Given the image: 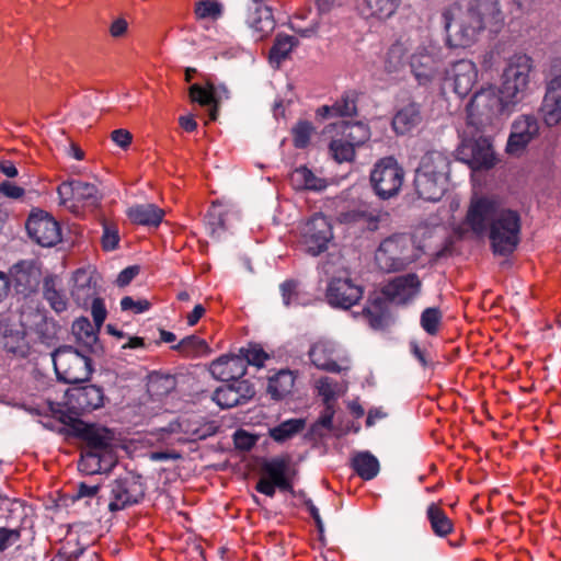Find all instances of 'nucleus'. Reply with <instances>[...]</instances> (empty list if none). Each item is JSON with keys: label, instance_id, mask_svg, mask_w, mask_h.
Returning <instances> with one entry per match:
<instances>
[{"label": "nucleus", "instance_id": "22", "mask_svg": "<svg viewBox=\"0 0 561 561\" xmlns=\"http://www.w3.org/2000/svg\"><path fill=\"white\" fill-rule=\"evenodd\" d=\"M71 408L80 413L91 412L104 404V391L95 385L73 388L69 396Z\"/></svg>", "mask_w": 561, "mask_h": 561}, {"label": "nucleus", "instance_id": "24", "mask_svg": "<svg viewBox=\"0 0 561 561\" xmlns=\"http://www.w3.org/2000/svg\"><path fill=\"white\" fill-rule=\"evenodd\" d=\"M454 92L460 96H467L477 82L478 70L471 60L461 59L451 68Z\"/></svg>", "mask_w": 561, "mask_h": 561}, {"label": "nucleus", "instance_id": "31", "mask_svg": "<svg viewBox=\"0 0 561 561\" xmlns=\"http://www.w3.org/2000/svg\"><path fill=\"white\" fill-rule=\"evenodd\" d=\"M400 3L401 0H359L358 9L366 19L386 20L396 13Z\"/></svg>", "mask_w": 561, "mask_h": 561}, {"label": "nucleus", "instance_id": "56", "mask_svg": "<svg viewBox=\"0 0 561 561\" xmlns=\"http://www.w3.org/2000/svg\"><path fill=\"white\" fill-rule=\"evenodd\" d=\"M299 282L295 279H287L280 284L279 289L282 293L283 302L285 306L297 305L299 301Z\"/></svg>", "mask_w": 561, "mask_h": 561}, {"label": "nucleus", "instance_id": "46", "mask_svg": "<svg viewBox=\"0 0 561 561\" xmlns=\"http://www.w3.org/2000/svg\"><path fill=\"white\" fill-rule=\"evenodd\" d=\"M250 25L260 33L267 34L275 26L272 10L267 5H257L249 16Z\"/></svg>", "mask_w": 561, "mask_h": 561}, {"label": "nucleus", "instance_id": "51", "mask_svg": "<svg viewBox=\"0 0 561 561\" xmlns=\"http://www.w3.org/2000/svg\"><path fill=\"white\" fill-rule=\"evenodd\" d=\"M443 321V312L437 307L425 308L420 317L421 328L428 335H436L439 332Z\"/></svg>", "mask_w": 561, "mask_h": 561}, {"label": "nucleus", "instance_id": "9", "mask_svg": "<svg viewBox=\"0 0 561 561\" xmlns=\"http://www.w3.org/2000/svg\"><path fill=\"white\" fill-rule=\"evenodd\" d=\"M67 433L85 443V450L100 454H115L114 433L101 425L89 424L79 419L65 415L61 419Z\"/></svg>", "mask_w": 561, "mask_h": 561}, {"label": "nucleus", "instance_id": "27", "mask_svg": "<svg viewBox=\"0 0 561 561\" xmlns=\"http://www.w3.org/2000/svg\"><path fill=\"white\" fill-rule=\"evenodd\" d=\"M75 285L71 289V297L78 306L87 307L90 301L96 298V284L92 275L85 270L79 268L73 275Z\"/></svg>", "mask_w": 561, "mask_h": 561}, {"label": "nucleus", "instance_id": "52", "mask_svg": "<svg viewBox=\"0 0 561 561\" xmlns=\"http://www.w3.org/2000/svg\"><path fill=\"white\" fill-rule=\"evenodd\" d=\"M472 162L479 168H492L494 154L491 145L485 138L477 141L472 147Z\"/></svg>", "mask_w": 561, "mask_h": 561}, {"label": "nucleus", "instance_id": "10", "mask_svg": "<svg viewBox=\"0 0 561 561\" xmlns=\"http://www.w3.org/2000/svg\"><path fill=\"white\" fill-rule=\"evenodd\" d=\"M403 180L404 171L393 157L380 159L370 172L373 188L382 199L398 195Z\"/></svg>", "mask_w": 561, "mask_h": 561}, {"label": "nucleus", "instance_id": "42", "mask_svg": "<svg viewBox=\"0 0 561 561\" xmlns=\"http://www.w3.org/2000/svg\"><path fill=\"white\" fill-rule=\"evenodd\" d=\"M353 468L362 479L371 480L379 472V461L368 451L358 453L353 458Z\"/></svg>", "mask_w": 561, "mask_h": 561}, {"label": "nucleus", "instance_id": "14", "mask_svg": "<svg viewBox=\"0 0 561 561\" xmlns=\"http://www.w3.org/2000/svg\"><path fill=\"white\" fill-rule=\"evenodd\" d=\"M422 282L415 273L397 276L381 288L382 297L400 306L412 302L421 293Z\"/></svg>", "mask_w": 561, "mask_h": 561}, {"label": "nucleus", "instance_id": "16", "mask_svg": "<svg viewBox=\"0 0 561 561\" xmlns=\"http://www.w3.org/2000/svg\"><path fill=\"white\" fill-rule=\"evenodd\" d=\"M340 348L331 341H318L309 350L311 363L319 369L330 373L347 370L348 360L340 356Z\"/></svg>", "mask_w": 561, "mask_h": 561}, {"label": "nucleus", "instance_id": "25", "mask_svg": "<svg viewBox=\"0 0 561 561\" xmlns=\"http://www.w3.org/2000/svg\"><path fill=\"white\" fill-rule=\"evenodd\" d=\"M71 330L77 343L81 346V351L95 355L103 353V347L98 336L100 330L96 327L94 328L88 318L81 317L77 319L72 323Z\"/></svg>", "mask_w": 561, "mask_h": 561}, {"label": "nucleus", "instance_id": "61", "mask_svg": "<svg viewBox=\"0 0 561 561\" xmlns=\"http://www.w3.org/2000/svg\"><path fill=\"white\" fill-rule=\"evenodd\" d=\"M151 304L147 299L135 301L131 297L125 296L121 300V308L123 311L134 310L135 313H142L149 310Z\"/></svg>", "mask_w": 561, "mask_h": 561}, {"label": "nucleus", "instance_id": "28", "mask_svg": "<svg viewBox=\"0 0 561 561\" xmlns=\"http://www.w3.org/2000/svg\"><path fill=\"white\" fill-rule=\"evenodd\" d=\"M116 461L115 454H100L83 449L79 469L87 474L108 472L116 465Z\"/></svg>", "mask_w": 561, "mask_h": 561}, {"label": "nucleus", "instance_id": "64", "mask_svg": "<svg viewBox=\"0 0 561 561\" xmlns=\"http://www.w3.org/2000/svg\"><path fill=\"white\" fill-rule=\"evenodd\" d=\"M139 266L133 265L124 268L117 276L116 284L119 287L127 286L138 274H139Z\"/></svg>", "mask_w": 561, "mask_h": 561}, {"label": "nucleus", "instance_id": "1", "mask_svg": "<svg viewBox=\"0 0 561 561\" xmlns=\"http://www.w3.org/2000/svg\"><path fill=\"white\" fill-rule=\"evenodd\" d=\"M467 224L477 234L488 233L496 255L508 256L519 244L520 215L494 198L472 201L467 213Z\"/></svg>", "mask_w": 561, "mask_h": 561}, {"label": "nucleus", "instance_id": "23", "mask_svg": "<svg viewBox=\"0 0 561 561\" xmlns=\"http://www.w3.org/2000/svg\"><path fill=\"white\" fill-rule=\"evenodd\" d=\"M447 176L432 175L415 171L414 187L420 198L426 202H438L447 191Z\"/></svg>", "mask_w": 561, "mask_h": 561}, {"label": "nucleus", "instance_id": "62", "mask_svg": "<svg viewBox=\"0 0 561 561\" xmlns=\"http://www.w3.org/2000/svg\"><path fill=\"white\" fill-rule=\"evenodd\" d=\"M233 443L237 449L248 451L255 445L256 437L243 430H238L233 434Z\"/></svg>", "mask_w": 561, "mask_h": 561}, {"label": "nucleus", "instance_id": "4", "mask_svg": "<svg viewBox=\"0 0 561 561\" xmlns=\"http://www.w3.org/2000/svg\"><path fill=\"white\" fill-rule=\"evenodd\" d=\"M88 352L71 345H61L51 352V360L57 379L65 383H79L89 380L93 369Z\"/></svg>", "mask_w": 561, "mask_h": 561}, {"label": "nucleus", "instance_id": "41", "mask_svg": "<svg viewBox=\"0 0 561 561\" xmlns=\"http://www.w3.org/2000/svg\"><path fill=\"white\" fill-rule=\"evenodd\" d=\"M426 515L431 523V528L436 536L446 537L453 531L454 525L451 520L437 504L432 503L428 505Z\"/></svg>", "mask_w": 561, "mask_h": 561}, {"label": "nucleus", "instance_id": "2", "mask_svg": "<svg viewBox=\"0 0 561 561\" xmlns=\"http://www.w3.org/2000/svg\"><path fill=\"white\" fill-rule=\"evenodd\" d=\"M442 19L448 46L465 48L485 28L497 32L504 15L499 0H468L466 5L456 2L444 9Z\"/></svg>", "mask_w": 561, "mask_h": 561}, {"label": "nucleus", "instance_id": "17", "mask_svg": "<svg viewBox=\"0 0 561 561\" xmlns=\"http://www.w3.org/2000/svg\"><path fill=\"white\" fill-rule=\"evenodd\" d=\"M362 296V287L347 277L332 278L325 290L327 301L333 308L350 309L360 300Z\"/></svg>", "mask_w": 561, "mask_h": 561}, {"label": "nucleus", "instance_id": "8", "mask_svg": "<svg viewBox=\"0 0 561 561\" xmlns=\"http://www.w3.org/2000/svg\"><path fill=\"white\" fill-rule=\"evenodd\" d=\"M412 75L420 85H426L444 72L443 47L433 41L420 44L409 58Z\"/></svg>", "mask_w": 561, "mask_h": 561}, {"label": "nucleus", "instance_id": "3", "mask_svg": "<svg viewBox=\"0 0 561 561\" xmlns=\"http://www.w3.org/2000/svg\"><path fill=\"white\" fill-rule=\"evenodd\" d=\"M534 68L531 57L526 54H515L503 70L500 93L507 103L519 104L529 92L530 72Z\"/></svg>", "mask_w": 561, "mask_h": 561}, {"label": "nucleus", "instance_id": "60", "mask_svg": "<svg viewBox=\"0 0 561 561\" xmlns=\"http://www.w3.org/2000/svg\"><path fill=\"white\" fill-rule=\"evenodd\" d=\"M319 393L323 398L324 404H333L335 399V383L329 377H323L319 380Z\"/></svg>", "mask_w": 561, "mask_h": 561}, {"label": "nucleus", "instance_id": "50", "mask_svg": "<svg viewBox=\"0 0 561 561\" xmlns=\"http://www.w3.org/2000/svg\"><path fill=\"white\" fill-rule=\"evenodd\" d=\"M357 92L345 91L333 104V115L336 117L354 116L357 114Z\"/></svg>", "mask_w": 561, "mask_h": 561}, {"label": "nucleus", "instance_id": "58", "mask_svg": "<svg viewBox=\"0 0 561 561\" xmlns=\"http://www.w3.org/2000/svg\"><path fill=\"white\" fill-rule=\"evenodd\" d=\"M119 242V236L115 227L104 225L102 236V247L105 251L115 250Z\"/></svg>", "mask_w": 561, "mask_h": 561}, {"label": "nucleus", "instance_id": "6", "mask_svg": "<svg viewBox=\"0 0 561 561\" xmlns=\"http://www.w3.org/2000/svg\"><path fill=\"white\" fill-rule=\"evenodd\" d=\"M412 240L407 233H393L385 238L375 252V262L385 273L404 271L415 259Z\"/></svg>", "mask_w": 561, "mask_h": 561}, {"label": "nucleus", "instance_id": "55", "mask_svg": "<svg viewBox=\"0 0 561 561\" xmlns=\"http://www.w3.org/2000/svg\"><path fill=\"white\" fill-rule=\"evenodd\" d=\"M324 405L325 407H324L323 411L321 412L318 421L312 426V432L319 436L324 435L323 430L325 432H331L332 427H333L332 422H333V416L335 413L334 405L333 404H324Z\"/></svg>", "mask_w": 561, "mask_h": 561}, {"label": "nucleus", "instance_id": "20", "mask_svg": "<svg viewBox=\"0 0 561 561\" xmlns=\"http://www.w3.org/2000/svg\"><path fill=\"white\" fill-rule=\"evenodd\" d=\"M57 193L64 205L69 201H76L94 206L102 198L101 193L94 184L75 179L62 182L58 186Z\"/></svg>", "mask_w": 561, "mask_h": 561}, {"label": "nucleus", "instance_id": "45", "mask_svg": "<svg viewBox=\"0 0 561 561\" xmlns=\"http://www.w3.org/2000/svg\"><path fill=\"white\" fill-rule=\"evenodd\" d=\"M1 345L8 353L19 357H25L28 354V345L21 331H5L1 339Z\"/></svg>", "mask_w": 561, "mask_h": 561}, {"label": "nucleus", "instance_id": "43", "mask_svg": "<svg viewBox=\"0 0 561 561\" xmlns=\"http://www.w3.org/2000/svg\"><path fill=\"white\" fill-rule=\"evenodd\" d=\"M297 45L298 39L295 36L278 34L275 37L274 44L270 50L271 62L279 65L289 56L293 48Z\"/></svg>", "mask_w": 561, "mask_h": 561}, {"label": "nucleus", "instance_id": "39", "mask_svg": "<svg viewBox=\"0 0 561 561\" xmlns=\"http://www.w3.org/2000/svg\"><path fill=\"white\" fill-rule=\"evenodd\" d=\"M336 126L341 129L340 136L352 142L356 148L364 145L370 137L368 126L362 122H342L339 125H331V127ZM328 128H330V126Z\"/></svg>", "mask_w": 561, "mask_h": 561}, {"label": "nucleus", "instance_id": "30", "mask_svg": "<svg viewBox=\"0 0 561 561\" xmlns=\"http://www.w3.org/2000/svg\"><path fill=\"white\" fill-rule=\"evenodd\" d=\"M38 271L32 263L21 262L13 266L14 286L24 296L34 291L38 285Z\"/></svg>", "mask_w": 561, "mask_h": 561}, {"label": "nucleus", "instance_id": "53", "mask_svg": "<svg viewBox=\"0 0 561 561\" xmlns=\"http://www.w3.org/2000/svg\"><path fill=\"white\" fill-rule=\"evenodd\" d=\"M238 356H241L243 363L261 368L264 362L270 358V355L257 344H249L248 347H241Z\"/></svg>", "mask_w": 561, "mask_h": 561}, {"label": "nucleus", "instance_id": "32", "mask_svg": "<svg viewBox=\"0 0 561 561\" xmlns=\"http://www.w3.org/2000/svg\"><path fill=\"white\" fill-rule=\"evenodd\" d=\"M421 121L422 114L420 105L415 102H411L396 113L392 119V127L397 134L404 135L416 127Z\"/></svg>", "mask_w": 561, "mask_h": 561}, {"label": "nucleus", "instance_id": "33", "mask_svg": "<svg viewBox=\"0 0 561 561\" xmlns=\"http://www.w3.org/2000/svg\"><path fill=\"white\" fill-rule=\"evenodd\" d=\"M164 211L153 204L136 205L127 210L128 218L138 225L157 227L163 219Z\"/></svg>", "mask_w": 561, "mask_h": 561}, {"label": "nucleus", "instance_id": "7", "mask_svg": "<svg viewBox=\"0 0 561 561\" xmlns=\"http://www.w3.org/2000/svg\"><path fill=\"white\" fill-rule=\"evenodd\" d=\"M263 476L255 485V490L268 497L275 495L276 489L283 492L294 491V479L297 469L289 456L274 457L262 465Z\"/></svg>", "mask_w": 561, "mask_h": 561}, {"label": "nucleus", "instance_id": "38", "mask_svg": "<svg viewBox=\"0 0 561 561\" xmlns=\"http://www.w3.org/2000/svg\"><path fill=\"white\" fill-rule=\"evenodd\" d=\"M290 182L296 190L321 191L327 187L325 181L316 176L306 167L297 168L290 174Z\"/></svg>", "mask_w": 561, "mask_h": 561}, {"label": "nucleus", "instance_id": "19", "mask_svg": "<svg viewBox=\"0 0 561 561\" xmlns=\"http://www.w3.org/2000/svg\"><path fill=\"white\" fill-rule=\"evenodd\" d=\"M190 98L193 102H197L203 106H210L209 119L216 121L219 104L229 98V90L226 85H216L207 80L205 87L197 83L192 84L188 89Z\"/></svg>", "mask_w": 561, "mask_h": 561}, {"label": "nucleus", "instance_id": "59", "mask_svg": "<svg viewBox=\"0 0 561 561\" xmlns=\"http://www.w3.org/2000/svg\"><path fill=\"white\" fill-rule=\"evenodd\" d=\"M21 538V530L0 527V552H3Z\"/></svg>", "mask_w": 561, "mask_h": 561}, {"label": "nucleus", "instance_id": "44", "mask_svg": "<svg viewBox=\"0 0 561 561\" xmlns=\"http://www.w3.org/2000/svg\"><path fill=\"white\" fill-rule=\"evenodd\" d=\"M305 428V420L290 419L270 428V436L277 443H285Z\"/></svg>", "mask_w": 561, "mask_h": 561}, {"label": "nucleus", "instance_id": "36", "mask_svg": "<svg viewBox=\"0 0 561 561\" xmlns=\"http://www.w3.org/2000/svg\"><path fill=\"white\" fill-rule=\"evenodd\" d=\"M408 49L401 42H396L387 50L383 59V70L388 75H399L407 65Z\"/></svg>", "mask_w": 561, "mask_h": 561}, {"label": "nucleus", "instance_id": "48", "mask_svg": "<svg viewBox=\"0 0 561 561\" xmlns=\"http://www.w3.org/2000/svg\"><path fill=\"white\" fill-rule=\"evenodd\" d=\"M539 112L547 126L558 125L561 123V100L545 93Z\"/></svg>", "mask_w": 561, "mask_h": 561}, {"label": "nucleus", "instance_id": "21", "mask_svg": "<svg viewBox=\"0 0 561 561\" xmlns=\"http://www.w3.org/2000/svg\"><path fill=\"white\" fill-rule=\"evenodd\" d=\"M209 373L222 382H237L247 374V365L241 356L222 355L210 363Z\"/></svg>", "mask_w": 561, "mask_h": 561}, {"label": "nucleus", "instance_id": "11", "mask_svg": "<svg viewBox=\"0 0 561 561\" xmlns=\"http://www.w3.org/2000/svg\"><path fill=\"white\" fill-rule=\"evenodd\" d=\"M146 492L142 477L134 472H127L111 483V501L108 510L116 512L127 506L139 503Z\"/></svg>", "mask_w": 561, "mask_h": 561}, {"label": "nucleus", "instance_id": "40", "mask_svg": "<svg viewBox=\"0 0 561 561\" xmlns=\"http://www.w3.org/2000/svg\"><path fill=\"white\" fill-rule=\"evenodd\" d=\"M171 348L185 357H197L210 353L207 342L195 334L185 336L178 344L171 346Z\"/></svg>", "mask_w": 561, "mask_h": 561}, {"label": "nucleus", "instance_id": "63", "mask_svg": "<svg viewBox=\"0 0 561 561\" xmlns=\"http://www.w3.org/2000/svg\"><path fill=\"white\" fill-rule=\"evenodd\" d=\"M91 302V313L93 317L94 325L98 328V330H100L107 314L105 305L103 299L99 297L94 298Z\"/></svg>", "mask_w": 561, "mask_h": 561}, {"label": "nucleus", "instance_id": "49", "mask_svg": "<svg viewBox=\"0 0 561 561\" xmlns=\"http://www.w3.org/2000/svg\"><path fill=\"white\" fill-rule=\"evenodd\" d=\"M355 149L356 147L352 142L341 136L334 137L329 145L332 158L339 163L353 161Z\"/></svg>", "mask_w": 561, "mask_h": 561}, {"label": "nucleus", "instance_id": "34", "mask_svg": "<svg viewBox=\"0 0 561 561\" xmlns=\"http://www.w3.org/2000/svg\"><path fill=\"white\" fill-rule=\"evenodd\" d=\"M295 386V376L289 369H280L268 378L267 393L278 401L290 394Z\"/></svg>", "mask_w": 561, "mask_h": 561}, {"label": "nucleus", "instance_id": "57", "mask_svg": "<svg viewBox=\"0 0 561 561\" xmlns=\"http://www.w3.org/2000/svg\"><path fill=\"white\" fill-rule=\"evenodd\" d=\"M313 127L309 122H299L293 129L294 145L296 148H305L309 144Z\"/></svg>", "mask_w": 561, "mask_h": 561}, {"label": "nucleus", "instance_id": "37", "mask_svg": "<svg viewBox=\"0 0 561 561\" xmlns=\"http://www.w3.org/2000/svg\"><path fill=\"white\" fill-rule=\"evenodd\" d=\"M227 211L219 204L213 203L205 216V225L209 236L218 241L227 230L226 228Z\"/></svg>", "mask_w": 561, "mask_h": 561}, {"label": "nucleus", "instance_id": "5", "mask_svg": "<svg viewBox=\"0 0 561 561\" xmlns=\"http://www.w3.org/2000/svg\"><path fill=\"white\" fill-rule=\"evenodd\" d=\"M514 103H507L502 93L494 89H483L477 92L468 106V119L478 128L492 125L501 116H508L515 108Z\"/></svg>", "mask_w": 561, "mask_h": 561}, {"label": "nucleus", "instance_id": "12", "mask_svg": "<svg viewBox=\"0 0 561 561\" xmlns=\"http://www.w3.org/2000/svg\"><path fill=\"white\" fill-rule=\"evenodd\" d=\"M26 230L30 238L42 247H54L61 240L58 221L44 210L33 211L28 216Z\"/></svg>", "mask_w": 561, "mask_h": 561}, {"label": "nucleus", "instance_id": "29", "mask_svg": "<svg viewBox=\"0 0 561 561\" xmlns=\"http://www.w3.org/2000/svg\"><path fill=\"white\" fill-rule=\"evenodd\" d=\"M450 157L442 150H427L420 160L415 171L425 172L432 175L447 176L449 175Z\"/></svg>", "mask_w": 561, "mask_h": 561}, {"label": "nucleus", "instance_id": "18", "mask_svg": "<svg viewBox=\"0 0 561 561\" xmlns=\"http://www.w3.org/2000/svg\"><path fill=\"white\" fill-rule=\"evenodd\" d=\"M254 394V386L249 380L229 381L218 387L214 391L211 399L221 409H230L247 403Z\"/></svg>", "mask_w": 561, "mask_h": 561}, {"label": "nucleus", "instance_id": "35", "mask_svg": "<svg viewBox=\"0 0 561 561\" xmlns=\"http://www.w3.org/2000/svg\"><path fill=\"white\" fill-rule=\"evenodd\" d=\"M43 295L53 310L60 313L67 309V298L60 289V279L48 275L43 280Z\"/></svg>", "mask_w": 561, "mask_h": 561}, {"label": "nucleus", "instance_id": "26", "mask_svg": "<svg viewBox=\"0 0 561 561\" xmlns=\"http://www.w3.org/2000/svg\"><path fill=\"white\" fill-rule=\"evenodd\" d=\"M337 218L342 224H362L367 230L376 231L381 214L376 208L360 204L354 208L341 211Z\"/></svg>", "mask_w": 561, "mask_h": 561}, {"label": "nucleus", "instance_id": "15", "mask_svg": "<svg viewBox=\"0 0 561 561\" xmlns=\"http://www.w3.org/2000/svg\"><path fill=\"white\" fill-rule=\"evenodd\" d=\"M539 123L534 115L524 114L514 119L506 144V152L519 156L538 135Z\"/></svg>", "mask_w": 561, "mask_h": 561}, {"label": "nucleus", "instance_id": "47", "mask_svg": "<svg viewBox=\"0 0 561 561\" xmlns=\"http://www.w3.org/2000/svg\"><path fill=\"white\" fill-rule=\"evenodd\" d=\"M364 317L374 329H381L386 323V304L383 297H376L363 310Z\"/></svg>", "mask_w": 561, "mask_h": 561}, {"label": "nucleus", "instance_id": "54", "mask_svg": "<svg viewBox=\"0 0 561 561\" xmlns=\"http://www.w3.org/2000/svg\"><path fill=\"white\" fill-rule=\"evenodd\" d=\"M195 14L201 20H217L222 14V7L213 0H198L195 4Z\"/></svg>", "mask_w": 561, "mask_h": 561}, {"label": "nucleus", "instance_id": "13", "mask_svg": "<svg viewBox=\"0 0 561 561\" xmlns=\"http://www.w3.org/2000/svg\"><path fill=\"white\" fill-rule=\"evenodd\" d=\"M301 238L309 254L316 256L324 252L333 238L329 219L321 214L311 217L302 228Z\"/></svg>", "mask_w": 561, "mask_h": 561}]
</instances>
